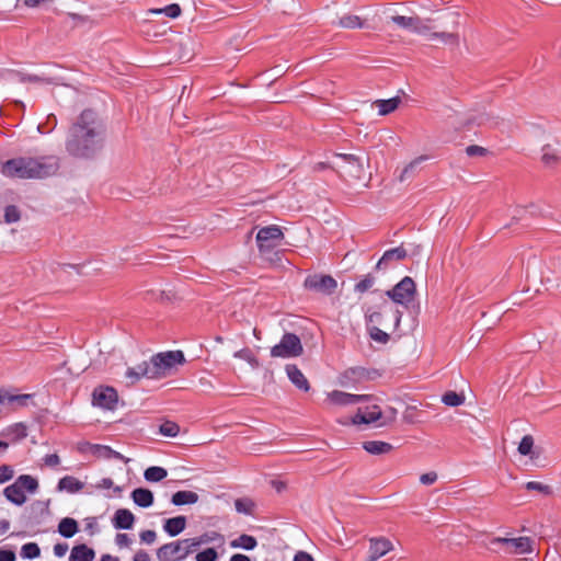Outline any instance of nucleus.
Returning a JSON list of instances; mask_svg holds the SVG:
<instances>
[{
  "mask_svg": "<svg viewBox=\"0 0 561 561\" xmlns=\"http://www.w3.org/2000/svg\"><path fill=\"white\" fill-rule=\"evenodd\" d=\"M84 484L72 476H66L58 481L57 490L59 492L67 491L69 493H77L83 489Z\"/></svg>",
  "mask_w": 561,
  "mask_h": 561,
  "instance_id": "b1692460",
  "label": "nucleus"
},
{
  "mask_svg": "<svg viewBox=\"0 0 561 561\" xmlns=\"http://www.w3.org/2000/svg\"><path fill=\"white\" fill-rule=\"evenodd\" d=\"M94 557V550L82 543L72 548L69 561H93Z\"/></svg>",
  "mask_w": 561,
  "mask_h": 561,
  "instance_id": "5701e85b",
  "label": "nucleus"
},
{
  "mask_svg": "<svg viewBox=\"0 0 561 561\" xmlns=\"http://www.w3.org/2000/svg\"><path fill=\"white\" fill-rule=\"evenodd\" d=\"M78 530V523L71 517H65L59 522L58 533L65 538L73 537Z\"/></svg>",
  "mask_w": 561,
  "mask_h": 561,
  "instance_id": "cd10ccee",
  "label": "nucleus"
},
{
  "mask_svg": "<svg viewBox=\"0 0 561 561\" xmlns=\"http://www.w3.org/2000/svg\"><path fill=\"white\" fill-rule=\"evenodd\" d=\"M105 131V125L98 113L87 108L68 130L66 151L75 158L92 159L104 146Z\"/></svg>",
  "mask_w": 561,
  "mask_h": 561,
  "instance_id": "f257e3e1",
  "label": "nucleus"
},
{
  "mask_svg": "<svg viewBox=\"0 0 561 561\" xmlns=\"http://www.w3.org/2000/svg\"><path fill=\"white\" fill-rule=\"evenodd\" d=\"M233 356L245 360L253 368H257L260 366L259 359L253 355V353L249 348H242V350L236 352Z\"/></svg>",
  "mask_w": 561,
  "mask_h": 561,
  "instance_id": "a19ab883",
  "label": "nucleus"
},
{
  "mask_svg": "<svg viewBox=\"0 0 561 561\" xmlns=\"http://www.w3.org/2000/svg\"><path fill=\"white\" fill-rule=\"evenodd\" d=\"M424 160H426V157L424 156H421V157H417L415 158L413 161H411L402 171L401 175H400V180L403 181L410 173H412L415 168L421 163L423 162Z\"/></svg>",
  "mask_w": 561,
  "mask_h": 561,
  "instance_id": "603ef678",
  "label": "nucleus"
},
{
  "mask_svg": "<svg viewBox=\"0 0 561 561\" xmlns=\"http://www.w3.org/2000/svg\"><path fill=\"white\" fill-rule=\"evenodd\" d=\"M15 559L13 550L0 549V561H15Z\"/></svg>",
  "mask_w": 561,
  "mask_h": 561,
  "instance_id": "69168bd1",
  "label": "nucleus"
},
{
  "mask_svg": "<svg viewBox=\"0 0 561 561\" xmlns=\"http://www.w3.org/2000/svg\"><path fill=\"white\" fill-rule=\"evenodd\" d=\"M304 353V347L299 336L295 333L286 332L278 344L271 348L272 357L291 358L298 357Z\"/></svg>",
  "mask_w": 561,
  "mask_h": 561,
  "instance_id": "423d86ee",
  "label": "nucleus"
},
{
  "mask_svg": "<svg viewBox=\"0 0 561 561\" xmlns=\"http://www.w3.org/2000/svg\"><path fill=\"white\" fill-rule=\"evenodd\" d=\"M44 463L48 467H56L60 463V458L57 454H48L44 457Z\"/></svg>",
  "mask_w": 561,
  "mask_h": 561,
  "instance_id": "e2e57ef3",
  "label": "nucleus"
},
{
  "mask_svg": "<svg viewBox=\"0 0 561 561\" xmlns=\"http://www.w3.org/2000/svg\"><path fill=\"white\" fill-rule=\"evenodd\" d=\"M401 103V99L399 96H394L388 100H377L374 102V105L378 108L379 115H388L396 111Z\"/></svg>",
  "mask_w": 561,
  "mask_h": 561,
  "instance_id": "bb28decb",
  "label": "nucleus"
},
{
  "mask_svg": "<svg viewBox=\"0 0 561 561\" xmlns=\"http://www.w3.org/2000/svg\"><path fill=\"white\" fill-rule=\"evenodd\" d=\"M21 218V214L19 208L15 205H8L4 209V221L7 224H13L19 221Z\"/></svg>",
  "mask_w": 561,
  "mask_h": 561,
  "instance_id": "c03bdc74",
  "label": "nucleus"
},
{
  "mask_svg": "<svg viewBox=\"0 0 561 561\" xmlns=\"http://www.w3.org/2000/svg\"><path fill=\"white\" fill-rule=\"evenodd\" d=\"M182 542H183V546H184V550L182 552V557H187L188 554L193 553L194 551H196L202 546V543L199 542L198 537L188 538V539H182Z\"/></svg>",
  "mask_w": 561,
  "mask_h": 561,
  "instance_id": "37998d69",
  "label": "nucleus"
},
{
  "mask_svg": "<svg viewBox=\"0 0 561 561\" xmlns=\"http://www.w3.org/2000/svg\"><path fill=\"white\" fill-rule=\"evenodd\" d=\"M369 335L374 341L381 344H386L390 340V335L388 333L375 325L369 329Z\"/></svg>",
  "mask_w": 561,
  "mask_h": 561,
  "instance_id": "de8ad7c7",
  "label": "nucleus"
},
{
  "mask_svg": "<svg viewBox=\"0 0 561 561\" xmlns=\"http://www.w3.org/2000/svg\"><path fill=\"white\" fill-rule=\"evenodd\" d=\"M152 12L158 13V14L163 13L171 19H175V18L180 16L181 8L179 4L172 3L162 9L153 10Z\"/></svg>",
  "mask_w": 561,
  "mask_h": 561,
  "instance_id": "49530a36",
  "label": "nucleus"
},
{
  "mask_svg": "<svg viewBox=\"0 0 561 561\" xmlns=\"http://www.w3.org/2000/svg\"><path fill=\"white\" fill-rule=\"evenodd\" d=\"M463 393L447 391L442 397V402L447 407H459L465 402Z\"/></svg>",
  "mask_w": 561,
  "mask_h": 561,
  "instance_id": "72a5a7b5",
  "label": "nucleus"
},
{
  "mask_svg": "<svg viewBox=\"0 0 561 561\" xmlns=\"http://www.w3.org/2000/svg\"><path fill=\"white\" fill-rule=\"evenodd\" d=\"M363 448L371 455L388 454L393 449L392 445L381 440H367L363 443Z\"/></svg>",
  "mask_w": 561,
  "mask_h": 561,
  "instance_id": "a878e982",
  "label": "nucleus"
},
{
  "mask_svg": "<svg viewBox=\"0 0 561 561\" xmlns=\"http://www.w3.org/2000/svg\"><path fill=\"white\" fill-rule=\"evenodd\" d=\"M408 256L407 250L400 245L393 249H389L383 252L380 260L377 262L376 270H385L392 261H402Z\"/></svg>",
  "mask_w": 561,
  "mask_h": 561,
  "instance_id": "f3484780",
  "label": "nucleus"
},
{
  "mask_svg": "<svg viewBox=\"0 0 561 561\" xmlns=\"http://www.w3.org/2000/svg\"><path fill=\"white\" fill-rule=\"evenodd\" d=\"M254 502L249 497H241L234 501L236 511L244 515H253Z\"/></svg>",
  "mask_w": 561,
  "mask_h": 561,
  "instance_id": "f704fd0d",
  "label": "nucleus"
},
{
  "mask_svg": "<svg viewBox=\"0 0 561 561\" xmlns=\"http://www.w3.org/2000/svg\"><path fill=\"white\" fill-rule=\"evenodd\" d=\"M375 277L371 274H367L362 280L355 284L354 290L356 293H366L375 284Z\"/></svg>",
  "mask_w": 561,
  "mask_h": 561,
  "instance_id": "79ce46f5",
  "label": "nucleus"
},
{
  "mask_svg": "<svg viewBox=\"0 0 561 561\" xmlns=\"http://www.w3.org/2000/svg\"><path fill=\"white\" fill-rule=\"evenodd\" d=\"M560 158L552 149L551 145H545L542 147V157L541 161L547 167L556 165L559 162Z\"/></svg>",
  "mask_w": 561,
  "mask_h": 561,
  "instance_id": "c9c22d12",
  "label": "nucleus"
},
{
  "mask_svg": "<svg viewBox=\"0 0 561 561\" xmlns=\"http://www.w3.org/2000/svg\"><path fill=\"white\" fill-rule=\"evenodd\" d=\"M14 477V469L10 465L0 466V484L10 481Z\"/></svg>",
  "mask_w": 561,
  "mask_h": 561,
  "instance_id": "864d4df0",
  "label": "nucleus"
},
{
  "mask_svg": "<svg viewBox=\"0 0 561 561\" xmlns=\"http://www.w3.org/2000/svg\"><path fill=\"white\" fill-rule=\"evenodd\" d=\"M526 490L528 491H538L540 493H543L546 495H549L552 493L551 488L547 484H543L541 482L537 481H529L525 484Z\"/></svg>",
  "mask_w": 561,
  "mask_h": 561,
  "instance_id": "09e8293b",
  "label": "nucleus"
},
{
  "mask_svg": "<svg viewBox=\"0 0 561 561\" xmlns=\"http://www.w3.org/2000/svg\"><path fill=\"white\" fill-rule=\"evenodd\" d=\"M168 476V471L158 466H151L144 472V477L149 482H159Z\"/></svg>",
  "mask_w": 561,
  "mask_h": 561,
  "instance_id": "473e14b6",
  "label": "nucleus"
},
{
  "mask_svg": "<svg viewBox=\"0 0 561 561\" xmlns=\"http://www.w3.org/2000/svg\"><path fill=\"white\" fill-rule=\"evenodd\" d=\"M57 125V118L55 115L50 114L48 117H47V122L45 125L43 124H39L38 125V131L42 133V134H48L50 131H53L55 129Z\"/></svg>",
  "mask_w": 561,
  "mask_h": 561,
  "instance_id": "5fc2aeb1",
  "label": "nucleus"
},
{
  "mask_svg": "<svg viewBox=\"0 0 561 561\" xmlns=\"http://www.w3.org/2000/svg\"><path fill=\"white\" fill-rule=\"evenodd\" d=\"M21 82L50 83V80L36 75H20Z\"/></svg>",
  "mask_w": 561,
  "mask_h": 561,
  "instance_id": "13d9d810",
  "label": "nucleus"
},
{
  "mask_svg": "<svg viewBox=\"0 0 561 561\" xmlns=\"http://www.w3.org/2000/svg\"><path fill=\"white\" fill-rule=\"evenodd\" d=\"M345 376L354 381L376 380L381 376L380 371L375 368L351 367L345 371Z\"/></svg>",
  "mask_w": 561,
  "mask_h": 561,
  "instance_id": "4468645a",
  "label": "nucleus"
},
{
  "mask_svg": "<svg viewBox=\"0 0 561 561\" xmlns=\"http://www.w3.org/2000/svg\"><path fill=\"white\" fill-rule=\"evenodd\" d=\"M20 554L23 559H35L39 557L41 549L36 542H27L22 546Z\"/></svg>",
  "mask_w": 561,
  "mask_h": 561,
  "instance_id": "4c0bfd02",
  "label": "nucleus"
},
{
  "mask_svg": "<svg viewBox=\"0 0 561 561\" xmlns=\"http://www.w3.org/2000/svg\"><path fill=\"white\" fill-rule=\"evenodd\" d=\"M492 543L511 545L515 548V551L520 554L530 553L533 551L531 540L528 537H519V538L495 537L494 539H492Z\"/></svg>",
  "mask_w": 561,
  "mask_h": 561,
  "instance_id": "dca6fc26",
  "label": "nucleus"
},
{
  "mask_svg": "<svg viewBox=\"0 0 561 561\" xmlns=\"http://www.w3.org/2000/svg\"><path fill=\"white\" fill-rule=\"evenodd\" d=\"M187 519L183 515L171 517L164 520L163 530L171 537L180 535L186 527Z\"/></svg>",
  "mask_w": 561,
  "mask_h": 561,
  "instance_id": "412c9836",
  "label": "nucleus"
},
{
  "mask_svg": "<svg viewBox=\"0 0 561 561\" xmlns=\"http://www.w3.org/2000/svg\"><path fill=\"white\" fill-rule=\"evenodd\" d=\"M139 537L144 543L151 545L156 541L157 534L154 530L148 529V530L141 531Z\"/></svg>",
  "mask_w": 561,
  "mask_h": 561,
  "instance_id": "bf43d9fd",
  "label": "nucleus"
},
{
  "mask_svg": "<svg viewBox=\"0 0 561 561\" xmlns=\"http://www.w3.org/2000/svg\"><path fill=\"white\" fill-rule=\"evenodd\" d=\"M153 379L165 377L176 365L185 363L182 351H168L153 355L148 362Z\"/></svg>",
  "mask_w": 561,
  "mask_h": 561,
  "instance_id": "39448f33",
  "label": "nucleus"
},
{
  "mask_svg": "<svg viewBox=\"0 0 561 561\" xmlns=\"http://www.w3.org/2000/svg\"><path fill=\"white\" fill-rule=\"evenodd\" d=\"M32 397V394H10V397H8V402H15L20 407H25L27 404V401L31 400Z\"/></svg>",
  "mask_w": 561,
  "mask_h": 561,
  "instance_id": "4d7b16f0",
  "label": "nucleus"
},
{
  "mask_svg": "<svg viewBox=\"0 0 561 561\" xmlns=\"http://www.w3.org/2000/svg\"><path fill=\"white\" fill-rule=\"evenodd\" d=\"M533 447H534L533 436L525 435L518 445V453L523 456L530 455Z\"/></svg>",
  "mask_w": 561,
  "mask_h": 561,
  "instance_id": "a18cd8bd",
  "label": "nucleus"
},
{
  "mask_svg": "<svg viewBox=\"0 0 561 561\" xmlns=\"http://www.w3.org/2000/svg\"><path fill=\"white\" fill-rule=\"evenodd\" d=\"M112 523L116 529H131L135 523V516L127 508H118L113 516Z\"/></svg>",
  "mask_w": 561,
  "mask_h": 561,
  "instance_id": "aec40b11",
  "label": "nucleus"
},
{
  "mask_svg": "<svg viewBox=\"0 0 561 561\" xmlns=\"http://www.w3.org/2000/svg\"><path fill=\"white\" fill-rule=\"evenodd\" d=\"M125 377L129 380L130 385H135L142 377L153 379L152 371L148 362H142L135 367L127 368Z\"/></svg>",
  "mask_w": 561,
  "mask_h": 561,
  "instance_id": "a211bd4d",
  "label": "nucleus"
},
{
  "mask_svg": "<svg viewBox=\"0 0 561 561\" xmlns=\"http://www.w3.org/2000/svg\"><path fill=\"white\" fill-rule=\"evenodd\" d=\"M382 317H383V314L380 311H373L366 316L368 323H377V324L381 323Z\"/></svg>",
  "mask_w": 561,
  "mask_h": 561,
  "instance_id": "0e129e2a",
  "label": "nucleus"
},
{
  "mask_svg": "<svg viewBox=\"0 0 561 561\" xmlns=\"http://www.w3.org/2000/svg\"><path fill=\"white\" fill-rule=\"evenodd\" d=\"M68 551V545L65 542L56 543L54 546V553L56 557L61 558L64 557Z\"/></svg>",
  "mask_w": 561,
  "mask_h": 561,
  "instance_id": "338daca9",
  "label": "nucleus"
},
{
  "mask_svg": "<svg viewBox=\"0 0 561 561\" xmlns=\"http://www.w3.org/2000/svg\"><path fill=\"white\" fill-rule=\"evenodd\" d=\"M39 488L38 480L31 474H21L3 490L5 499L14 505L21 506L26 502L24 491L34 494Z\"/></svg>",
  "mask_w": 561,
  "mask_h": 561,
  "instance_id": "20e7f679",
  "label": "nucleus"
},
{
  "mask_svg": "<svg viewBox=\"0 0 561 561\" xmlns=\"http://www.w3.org/2000/svg\"><path fill=\"white\" fill-rule=\"evenodd\" d=\"M118 401L117 391L110 386H99L92 392V404L104 410H114Z\"/></svg>",
  "mask_w": 561,
  "mask_h": 561,
  "instance_id": "1a4fd4ad",
  "label": "nucleus"
},
{
  "mask_svg": "<svg viewBox=\"0 0 561 561\" xmlns=\"http://www.w3.org/2000/svg\"><path fill=\"white\" fill-rule=\"evenodd\" d=\"M304 286L308 290L329 296L335 291L337 283L331 275L312 274L306 277Z\"/></svg>",
  "mask_w": 561,
  "mask_h": 561,
  "instance_id": "6e6552de",
  "label": "nucleus"
},
{
  "mask_svg": "<svg viewBox=\"0 0 561 561\" xmlns=\"http://www.w3.org/2000/svg\"><path fill=\"white\" fill-rule=\"evenodd\" d=\"M417 15L415 16H404V15H393L391 16V21L401 28L413 31L414 24L416 22Z\"/></svg>",
  "mask_w": 561,
  "mask_h": 561,
  "instance_id": "e433bc0d",
  "label": "nucleus"
},
{
  "mask_svg": "<svg viewBox=\"0 0 561 561\" xmlns=\"http://www.w3.org/2000/svg\"><path fill=\"white\" fill-rule=\"evenodd\" d=\"M159 433L165 437H175L180 433V426L172 421H165L159 426Z\"/></svg>",
  "mask_w": 561,
  "mask_h": 561,
  "instance_id": "58836bf2",
  "label": "nucleus"
},
{
  "mask_svg": "<svg viewBox=\"0 0 561 561\" xmlns=\"http://www.w3.org/2000/svg\"><path fill=\"white\" fill-rule=\"evenodd\" d=\"M84 446L89 448L91 454L95 456L96 458L102 459H116L122 460L124 462H127L128 459L125 458L121 453L112 449L110 446L100 445V444H90L85 443Z\"/></svg>",
  "mask_w": 561,
  "mask_h": 561,
  "instance_id": "2eb2a0df",
  "label": "nucleus"
},
{
  "mask_svg": "<svg viewBox=\"0 0 561 561\" xmlns=\"http://www.w3.org/2000/svg\"><path fill=\"white\" fill-rule=\"evenodd\" d=\"M330 400L337 405H353L362 402H371L375 400L371 394H352L344 391L334 390L329 394Z\"/></svg>",
  "mask_w": 561,
  "mask_h": 561,
  "instance_id": "f8f14e48",
  "label": "nucleus"
},
{
  "mask_svg": "<svg viewBox=\"0 0 561 561\" xmlns=\"http://www.w3.org/2000/svg\"><path fill=\"white\" fill-rule=\"evenodd\" d=\"M59 167V158L56 156L20 157L5 161L2 173L18 179H44L56 174Z\"/></svg>",
  "mask_w": 561,
  "mask_h": 561,
  "instance_id": "f03ea898",
  "label": "nucleus"
},
{
  "mask_svg": "<svg viewBox=\"0 0 561 561\" xmlns=\"http://www.w3.org/2000/svg\"><path fill=\"white\" fill-rule=\"evenodd\" d=\"M381 409L377 404H373L371 407H367L365 411L358 409L357 413L352 419L339 420V423L342 425L347 424H370L376 422L381 417Z\"/></svg>",
  "mask_w": 561,
  "mask_h": 561,
  "instance_id": "9d476101",
  "label": "nucleus"
},
{
  "mask_svg": "<svg viewBox=\"0 0 561 561\" xmlns=\"http://www.w3.org/2000/svg\"><path fill=\"white\" fill-rule=\"evenodd\" d=\"M468 157H482L488 153V149L478 145H470L466 148Z\"/></svg>",
  "mask_w": 561,
  "mask_h": 561,
  "instance_id": "6e6d98bb",
  "label": "nucleus"
},
{
  "mask_svg": "<svg viewBox=\"0 0 561 561\" xmlns=\"http://www.w3.org/2000/svg\"><path fill=\"white\" fill-rule=\"evenodd\" d=\"M198 494L193 491H178L171 497V503L175 506L195 504L198 501Z\"/></svg>",
  "mask_w": 561,
  "mask_h": 561,
  "instance_id": "393cba45",
  "label": "nucleus"
},
{
  "mask_svg": "<svg viewBox=\"0 0 561 561\" xmlns=\"http://www.w3.org/2000/svg\"><path fill=\"white\" fill-rule=\"evenodd\" d=\"M115 543L121 548L128 547L131 543V539L127 534L119 533L115 537Z\"/></svg>",
  "mask_w": 561,
  "mask_h": 561,
  "instance_id": "680f3d73",
  "label": "nucleus"
},
{
  "mask_svg": "<svg viewBox=\"0 0 561 561\" xmlns=\"http://www.w3.org/2000/svg\"><path fill=\"white\" fill-rule=\"evenodd\" d=\"M430 39H440L443 43L458 46L459 35L457 32H433L430 34Z\"/></svg>",
  "mask_w": 561,
  "mask_h": 561,
  "instance_id": "7c9ffc66",
  "label": "nucleus"
},
{
  "mask_svg": "<svg viewBox=\"0 0 561 561\" xmlns=\"http://www.w3.org/2000/svg\"><path fill=\"white\" fill-rule=\"evenodd\" d=\"M199 542L202 545L209 543L216 540H219L220 542L224 541V536L217 531H207L203 535L198 536Z\"/></svg>",
  "mask_w": 561,
  "mask_h": 561,
  "instance_id": "3c124183",
  "label": "nucleus"
},
{
  "mask_svg": "<svg viewBox=\"0 0 561 561\" xmlns=\"http://www.w3.org/2000/svg\"><path fill=\"white\" fill-rule=\"evenodd\" d=\"M134 503L140 507L147 508L153 504V493L146 488H137L130 494Z\"/></svg>",
  "mask_w": 561,
  "mask_h": 561,
  "instance_id": "4be33fe9",
  "label": "nucleus"
},
{
  "mask_svg": "<svg viewBox=\"0 0 561 561\" xmlns=\"http://www.w3.org/2000/svg\"><path fill=\"white\" fill-rule=\"evenodd\" d=\"M437 478V473L435 471H431L421 474L420 482L424 485H431L436 482Z\"/></svg>",
  "mask_w": 561,
  "mask_h": 561,
  "instance_id": "052dcab7",
  "label": "nucleus"
},
{
  "mask_svg": "<svg viewBox=\"0 0 561 561\" xmlns=\"http://www.w3.org/2000/svg\"><path fill=\"white\" fill-rule=\"evenodd\" d=\"M286 374L291 381L299 390L308 392L310 390V385L308 379L305 377L302 371L295 364H288L285 367Z\"/></svg>",
  "mask_w": 561,
  "mask_h": 561,
  "instance_id": "6ab92c4d",
  "label": "nucleus"
},
{
  "mask_svg": "<svg viewBox=\"0 0 561 561\" xmlns=\"http://www.w3.org/2000/svg\"><path fill=\"white\" fill-rule=\"evenodd\" d=\"M196 561H216L218 559V553L214 548H207L204 551H201L195 557Z\"/></svg>",
  "mask_w": 561,
  "mask_h": 561,
  "instance_id": "8fccbe9b",
  "label": "nucleus"
},
{
  "mask_svg": "<svg viewBox=\"0 0 561 561\" xmlns=\"http://www.w3.org/2000/svg\"><path fill=\"white\" fill-rule=\"evenodd\" d=\"M416 286L410 276L403 277L392 289L387 290L386 295L396 304L408 306L414 300Z\"/></svg>",
  "mask_w": 561,
  "mask_h": 561,
  "instance_id": "0eeeda50",
  "label": "nucleus"
},
{
  "mask_svg": "<svg viewBox=\"0 0 561 561\" xmlns=\"http://www.w3.org/2000/svg\"><path fill=\"white\" fill-rule=\"evenodd\" d=\"M430 22L431 20L430 19H421L420 16H417L416 19V22H415V26L413 28V33L415 34H419V35H424V36H428L430 37V34L433 33L432 32V26L430 25Z\"/></svg>",
  "mask_w": 561,
  "mask_h": 561,
  "instance_id": "ea45409f",
  "label": "nucleus"
},
{
  "mask_svg": "<svg viewBox=\"0 0 561 561\" xmlns=\"http://www.w3.org/2000/svg\"><path fill=\"white\" fill-rule=\"evenodd\" d=\"M184 546L182 540H176L162 545L157 550V558L159 561H180L186 557H182Z\"/></svg>",
  "mask_w": 561,
  "mask_h": 561,
  "instance_id": "ddd939ff",
  "label": "nucleus"
},
{
  "mask_svg": "<svg viewBox=\"0 0 561 561\" xmlns=\"http://www.w3.org/2000/svg\"><path fill=\"white\" fill-rule=\"evenodd\" d=\"M232 548H242L245 550H253L257 546L255 537L251 535H241L239 538L230 542Z\"/></svg>",
  "mask_w": 561,
  "mask_h": 561,
  "instance_id": "2f4dec72",
  "label": "nucleus"
},
{
  "mask_svg": "<svg viewBox=\"0 0 561 561\" xmlns=\"http://www.w3.org/2000/svg\"><path fill=\"white\" fill-rule=\"evenodd\" d=\"M293 561H313V558L306 551H298Z\"/></svg>",
  "mask_w": 561,
  "mask_h": 561,
  "instance_id": "774afa93",
  "label": "nucleus"
},
{
  "mask_svg": "<svg viewBox=\"0 0 561 561\" xmlns=\"http://www.w3.org/2000/svg\"><path fill=\"white\" fill-rule=\"evenodd\" d=\"M284 232L279 226L270 225L259 229L255 240L261 257L272 264L280 262L282 256L278 248L283 245Z\"/></svg>",
  "mask_w": 561,
  "mask_h": 561,
  "instance_id": "7ed1b4c3",
  "label": "nucleus"
},
{
  "mask_svg": "<svg viewBox=\"0 0 561 561\" xmlns=\"http://www.w3.org/2000/svg\"><path fill=\"white\" fill-rule=\"evenodd\" d=\"M337 25L343 28H365L366 24L365 22L355 14H345L339 19Z\"/></svg>",
  "mask_w": 561,
  "mask_h": 561,
  "instance_id": "c85d7f7f",
  "label": "nucleus"
},
{
  "mask_svg": "<svg viewBox=\"0 0 561 561\" xmlns=\"http://www.w3.org/2000/svg\"><path fill=\"white\" fill-rule=\"evenodd\" d=\"M2 435L11 437L12 442L21 440L27 436V428L23 423H15L9 426Z\"/></svg>",
  "mask_w": 561,
  "mask_h": 561,
  "instance_id": "c756f323",
  "label": "nucleus"
},
{
  "mask_svg": "<svg viewBox=\"0 0 561 561\" xmlns=\"http://www.w3.org/2000/svg\"><path fill=\"white\" fill-rule=\"evenodd\" d=\"M334 156L341 158L347 164L346 173L350 176L356 180H360L364 176L365 168L360 156L343 152H335Z\"/></svg>",
  "mask_w": 561,
  "mask_h": 561,
  "instance_id": "9b49d317",
  "label": "nucleus"
}]
</instances>
